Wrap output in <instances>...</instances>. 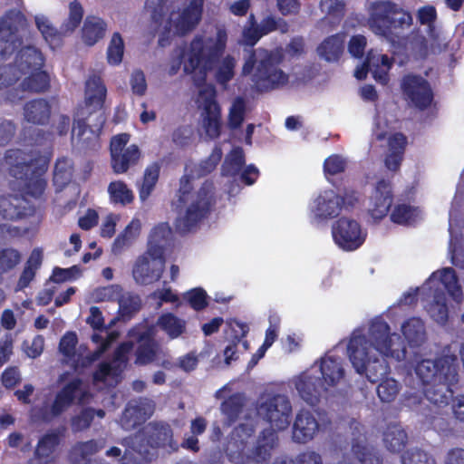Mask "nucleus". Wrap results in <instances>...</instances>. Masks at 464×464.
<instances>
[{"label": "nucleus", "mask_w": 464, "mask_h": 464, "mask_svg": "<svg viewBox=\"0 0 464 464\" xmlns=\"http://www.w3.org/2000/svg\"><path fill=\"white\" fill-rule=\"evenodd\" d=\"M227 34L223 27H217L213 35H197L190 44L188 53L178 52V56H184V71L193 74L195 84L200 91L211 85H205L207 71L211 70L223 53ZM200 98L198 102H202Z\"/></svg>", "instance_id": "f257e3e1"}, {"label": "nucleus", "mask_w": 464, "mask_h": 464, "mask_svg": "<svg viewBox=\"0 0 464 464\" xmlns=\"http://www.w3.org/2000/svg\"><path fill=\"white\" fill-rule=\"evenodd\" d=\"M368 25L377 35L389 41L399 37L412 24L411 14L391 0H377L368 6Z\"/></svg>", "instance_id": "f03ea898"}, {"label": "nucleus", "mask_w": 464, "mask_h": 464, "mask_svg": "<svg viewBox=\"0 0 464 464\" xmlns=\"http://www.w3.org/2000/svg\"><path fill=\"white\" fill-rule=\"evenodd\" d=\"M190 179L184 176L180 179L179 189V200L184 203L186 208L179 212L176 219V228L180 233L191 231L207 216L213 196V184L205 181L201 188L191 193Z\"/></svg>", "instance_id": "7ed1b4c3"}, {"label": "nucleus", "mask_w": 464, "mask_h": 464, "mask_svg": "<svg viewBox=\"0 0 464 464\" xmlns=\"http://www.w3.org/2000/svg\"><path fill=\"white\" fill-rule=\"evenodd\" d=\"M248 58L243 66V73L249 74L256 67L253 81L260 90H269L285 84L288 76L276 65L281 61L279 53H271L258 48L248 50Z\"/></svg>", "instance_id": "20e7f679"}, {"label": "nucleus", "mask_w": 464, "mask_h": 464, "mask_svg": "<svg viewBox=\"0 0 464 464\" xmlns=\"http://www.w3.org/2000/svg\"><path fill=\"white\" fill-rule=\"evenodd\" d=\"M368 340L359 330H354L348 343L350 361L356 372L365 373L371 382H376L388 373L389 365L385 356L367 350Z\"/></svg>", "instance_id": "39448f33"}, {"label": "nucleus", "mask_w": 464, "mask_h": 464, "mask_svg": "<svg viewBox=\"0 0 464 464\" xmlns=\"http://www.w3.org/2000/svg\"><path fill=\"white\" fill-rule=\"evenodd\" d=\"M368 340L367 350L372 353H380L386 357H393L401 361L405 358V348L401 347V336L392 333L386 321L376 317L370 321L368 329L364 332L358 329Z\"/></svg>", "instance_id": "423d86ee"}, {"label": "nucleus", "mask_w": 464, "mask_h": 464, "mask_svg": "<svg viewBox=\"0 0 464 464\" xmlns=\"http://www.w3.org/2000/svg\"><path fill=\"white\" fill-rule=\"evenodd\" d=\"M126 442L140 453H149V447L164 448L169 451L178 450V443L173 440V431L165 422L152 421L141 431L127 438Z\"/></svg>", "instance_id": "0eeeda50"}, {"label": "nucleus", "mask_w": 464, "mask_h": 464, "mask_svg": "<svg viewBox=\"0 0 464 464\" xmlns=\"http://www.w3.org/2000/svg\"><path fill=\"white\" fill-rule=\"evenodd\" d=\"M415 372L423 385L435 382L457 383L459 382L457 356L444 353L435 360H421L417 363Z\"/></svg>", "instance_id": "6e6552de"}, {"label": "nucleus", "mask_w": 464, "mask_h": 464, "mask_svg": "<svg viewBox=\"0 0 464 464\" xmlns=\"http://www.w3.org/2000/svg\"><path fill=\"white\" fill-rule=\"evenodd\" d=\"M119 337L117 332L107 333L105 336L94 334L92 335L93 343H97L98 346L92 353H89L85 357L82 358V353L77 354L75 347L77 344V336L73 332H68L65 334L60 341L59 350L60 352L72 360L74 363L86 367L94 361L98 360L100 356L114 343Z\"/></svg>", "instance_id": "1a4fd4ad"}, {"label": "nucleus", "mask_w": 464, "mask_h": 464, "mask_svg": "<svg viewBox=\"0 0 464 464\" xmlns=\"http://www.w3.org/2000/svg\"><path fill=\"white\" fill-rule=\"evenodd\" d=\"M166 258L161 250L156 246L147 247L140 255L132 266V277L136 284L140 285H152L158 282L165 270Z\"/></svg>", "instance_id": "9d476101"}, {"label": "nucleus", "mask_w": 464, "mask_h": 464, "mask_svg": "<svg viewBox=\"0 0 464 464\" xmlns=\"http://www.w3.org/2000/svg\"><path fill=\"white\" fill-rule=\"evenodd\" d=\"M26 18L20 10L11 9L0 17V56L5 58L23 45L21 32Z\"/></svg>", "instance_id": "9b49d317"}, {"label": "nucleus", "mask_w": 464, "mask_h": 464, "mask_svg": "<svg viewBox=\"0 0 464 464\" xmlns=\"http://www.w3.org/2000/svg\"><path fill=\"white\" fill-rule=\"evenodd\" d=\"M291 413L290 400L282 394L267 396L262 399L257 406V414L276 430H285L288 427Z\"/></svg>", "instance_id": "f8f14e48"}, {"label": "nucleus", "mask_w": 464, "mask_h": 464, "mask_svg": "<svg viewBox=\"0 0 464 464\" xmlns=\"http://www.w3.org/2000/svg\"><path fill=\"white\" fill-rule=\"evenodd\" d=\"M130 135L122 133L111 139V167L115 173H125L135 166L140 158V151L136 145H128Z\"/></svg>", "instance_id": "ddd939ff"}, {"label": "nucleus", "mask_w": 464, "mask_h": 464, "mask_svg": "<svg viewBox=\"0 0 464 464\" xmlns=\"http://www.w3.org/2000/svg\"><path fill=\"white\" fill-rule=\"evenodd\" d=\"M129 334L132 341L138 343L135 363L147 365L153 362L160 351V345L154 340L156 327L153 325L135 327L130 331Z\"/></svg>", "instance_id": "4468645a"}, {"label": "nucleus", "mask_w": 464, "mask_h": 464, "mask_svg": "<svg viewBox=\"0 0 464 464\" xmlns=\"http://www.w3.org/2000/svg\"><path fill=\"white\" fill-rule=\"evenodd\" d=\"M133 343H122L115 351L114 357L111 362H102L99 369L93 373L95 383L103 382L112 386L118 382V377L125 369L128 362V353L132 350Z\"/></svg>", "instance_id": "2eb2a0df"}, {"label": "nucleus", "mask_w": 464, "mask_h": 464, "mask_svg": "<svg viewBox=\"0 0 464 464\" xmlns=\"http://www.w3.org/2000/svg\"><path fill=\"white\" fill-rule=\"evenodd\" d=\"M91 396L87 385L80 379H73L57 392L54 398V411L63 413L73 404L89 402Z\"/></svg>", "instance_id": "dca6fc26"}, {"label": "nucleus", "mask_w": 464, "mask_h": 464, "mask_svg": "<svg viewBox=\"0 0 464 464\" xmlns=\"http://www.w3.org/2000/svg\"><path fill=\"white\" fill-rule=\"evenodd\" d=\"M200 107L202 108V126L207 135L215 139L220 134V108L215 100V91L206 87L200 91Z\"/></svg>", "instance_id": "f3484780"}, {"label": "nucleus", "mask_w": 464, "mask_h": 464, "mask_svg": "<svg viewBox=\"0 0 464 464\" xmlns=\"http://www.w3.org/2000/svg\"><path fill=\"white\" fill-rule=\"evenodd\" d=\"M332 232L335 243L344 250H354L364 241L358 222L347 218L334 222Z\"/></svg>", "instance_id": "a211bd4d"}, {"label": "nucleus", "mask_w": 464, "mask_h": 464, "mask_svg": "<svg viewBox=\"0 0 464 464\" xmlns=\"http://www.w3.org/2000/svg\"><path fill=\"white\" fill-rule=\"evenodd\" d=\"M277 437L272 430H265L258 437L256 447L247 454L232 459L233 464H268Z\"/></svg>", "instance_id": "6ab92c4d"}, {"label": "nucleus", "mask_w": 464, "mask_h": 464, "mask_svg": "<svg viewBox=\"0 0 464 464\" xmlns=\"http://www.w3.org/2000/svg\"><path fill=\"white\" fill-rule=\"evenodd\" d=\"M294 382L300 398L311 406L317 405L328 391L321 377L310 372H303Z\"/></svg>", "instance_id": "aec40b11"}, {"label": "nucleus", "mask_w": 464, "mask_h": 464, "mask_svg": "<svg viewBox=\"0 0 464 464\" xmlns=\"http://www.w3.org/2000/svg\"><path fill=\"white\" fill-rule=\"evenodd\" d=\"M154 410V401L148 398L130 401L122 412L120 424L124 430H131L149 419Z\"/></svg>", "instance_id": "412c9836"}, {"label": "nucleus", "mask_w": 464, "mask_h": 464, "mask_svg": "<svg viewBox=\"0 0 464 464\" xmlns=\"http://www.w3.org/2000/svg\"><path fill=\"white\" fill-rule=\"evenodd\" d=\"M392 66V62L385 54H382L376 50H370L367 53L365 62L362 66L357 67L354 76L362 80L366 77L368 72H371L374 79L382 84H386L389 81L388 72Z\"/></svg>", "instance_id": "4be33fe9"}, {"label": "nucleus", "mask_w": 464, "mask_h": 464, "mask_svg": "<svg viewBox=\"0 0 464 464\" xmlns=\"http://www.w3.org/2000/svg\"><path fill=\"white\" fill-rule=\"evenodd\" d=\"M404 95L420 109L427 108L432 101V92L429 82L417 75H406L401 81Z\"/></svg>", "instance_id": "5701e85b"}, {"label": "nucleus", "mask_w": 464, "mask_h": 464, "mask_svg": "<svg viewBox=\"0 0 464 464\" xmlns=\"http://www.w3.org/2000/svg\"><path fill=\"white\" fill-rule=\"evenodd\" d=\"M92 124L86 125L82 120L76 121L72 130V140L83 149H96L101 130L105 123L103 113L95 116Z\"/></svg>", "instance_id": "b1692460"}, {"label": "nucleus", "mask_w": 464, "mask_h": 464, "mask_svg": "<svg viewBox=\"0 0 464 464\" xmlns=\"http://www.w3.org/2000/svg\"><path fill=\"white\" fill-rule=\"evenodd\" d=\"M202 4L200 1L194 0L186 6L181 12H172L169 14V24L170 28H174L179 34H184L198 24L201 19Z\"/></svg>", "instance_id": "393cba45"}, {"label": "nucleus", "mask_w": 464, "mask_h": 464, "mask_svg": "<svg viewBox=\"0 0 464 464\" xmlns=\"http://www.w3.org/2000/svg\"><path fill=\"white\" fill-rule=\"evenodd\" d=\"M341 210V195L334 189L322 191L314 200L311 208L314 218L317 221L331 219Z\"/></svg>", "instance_id": "a878e982"}, {"label": "nucleus", "mask_w": 464, "mask_h": 464, "mask_svg": "<svg viewBox=\"0 0 464 464\" xmlns=\"http://www.w3.org/2000/svg\"><path fill=\"white\" fill-rule=\"evenodd\" d=\"M319 431V423L314 415L308 410L297 412L293 424V440L297 443L312 440Z\"/></svg>", "instance_id": "bb28decb"}, {"label": "nucleus", "mask_w": 464, "mask_h": 464, "mask_svg": "<svg viewBox=\"0 0 464 464\" xmlns=\"http://www.w3.org/2000/svg\"><path fill=\"white\" fill-rule=\"evenodd\" d=\"M353 425L356 431V434H353L354 437L352 440V451L354 456L362 464H382V459L377 450L367 444L362 432L363 427L357 422L353 423Z\"/></svg>", "instance_id": "cd10ccee"}, {"label": "nucleus", "mask_w": 464, "mask_h": 464, "mask_svg": "<svg viewBox=\"0 0 464 464\" xmlns=\"http://www.w3.org/2000/svg\"><path fill=\"white\" fill-rule=\"evenodd\" d=\"M44 64L42 53L33 46L21 48L15 56L14 63L11 64L15 67V72L23 75L40 70Z\"/></svg>", "instance_id": "c85d7f7f"}, {"label": "nucleus", "mask_w": 464, "mask_h": 464, "mask_svg": "<svg viewBox=\"0 0 464 464\" xmlns=\"http://www.w3.org/2000/svg\"><path fill=\"white\" fill-rule=\"evenodd\" d=\"M437 283H440L456 302L461 301L463 295L462 289L452 268L447 267L434 272L427 280L426 285L431 287Z\"/></svg>", "instance_id": "c756f323"}, {"label": "nucleus", "mask_w": 464, "mask_h": 464, "mask_svg": "<svg viewBox=\"0 0 464 464\" xmlns=\"http://www.w3.org/2000/svg\"><path fill=\"white\" fill-rule=\"evenodd\" d=\"M392 196L390 183L385 180L378 182L369 208L371 216L375 219L385 217L392 206Z\"/></svg>", "instance_id": "7c9ffc66"}, {"label": "nucleus", "mask_w": 464, "mask_h": 464, "mask_svg": "<svg viewBox=\"0 0 464 464\" xmlns=\"http://www.w3.org/2000/svg\"><path fill=\"white\" fill-rule=\"evenodd\" d=\"M104 447V443L96 440L78 441L68 453V460L72 464H90L92 457Z\"/></svg>", "instance_id": "2f4dec72"}, {"label": "nucleus", "mask_w": 464, "mask_h": 464, "mask_svg": "<svg viewBox=\"0 0 464 464\" xmlns=\"http://www.w3.org/2000/svg\"><path fill=\"white\" fill-rule=\"evenodd\" d=\"M5 160L11 167V174L17 179L27 178L34 172L33 157L21 150H10L6 152Z\"/></svg>", "instance_id": "473e14b6"}, {"label": "nucleus", "mask_w": 464, "mask_h": 464, "mask_svg": "<svg viewBox=\"0 0 464 464\" xmlns=\"http://www.w3.org/2000/svg\"><path fill=\"white\" fill-rule=\"evenodd\" d=\"M344 50V36L334 34L325 38L316 48L320 59L327 63L337 62Z\"/></svg>", "instance_id": "72a5a7b5"}, {"label": "nucleus", "mask_w": 464, "mask_h": 464, "mask_svg": "<svg viewBox=\"0 0 464 464\" xmlns=\"http://www.w3.org/2000/svg\"><path fill=\"white\" fill-rule=\"evenodd\" d=\"M401 333L411 347L421 346L428 339L424 322L419 317H412L401 324Z\"/></svg>", "instance_id": "f704fd0d"}, {"label": "nucleus", "mask_w": 464, "mask_h": 464, "mask_svg": "<svg viewBox=\"0 0 464 464\" xmlns=\"http://www.w3.org/2000/svg\"><path fill=\"white\" fill-rule=\"evenodd\" d=\"M85 103L93 109H102L105 97L106 88L100 76L92 74L85 82Z\"/></svg>", "instance_id": "c9c22d12"}, {"label": "nucleus", "mask_w": 464, "mask_h": 464, "mask_svg": "<svg viewBox=\"0 0 464 464\" xmlns=\"http://www.w3.org/2000/svg\"><path fill=\"white\" fill-rule=\"evenodd\" d=\"M320 372L324 379L323 382L326 384L327 388L337 385L344 376L342 362L333 356L322 358Z\"/></svg>", "instance_id": "e433bc0d"}, {"label": "nucleus", "mask_w": 464, "mask_h": 464, "mask_svg": "<svg viewBox=\"0 0 464 464\" xmlns=\"http://www.w3.org/2000/svg\"><path fill=\"white\" fill-rule=\"evenodd\" d=\"M455 384L446 382H435L434 383L425 385L424 394L431 403L440 407L446 406L453 396L451 386Z\"/></svg>", "instance_id": "4c0bfd02"}, {"label": "nucleus", "mask_w": 464, "mask_h": 464, "mask_svg": "<svg viewBox=\"0 0 464 464\" xmlns=\"http://www.w3.org/2000/svg\"><path fill=\"white\" fill-rule=\"evenodd\" d=\"M384 447L391 452L401 451L408 441V435L404 429L396 423L389 424L383 432Z\"/></svg>", "instance_id": "58836bf2"}, {"label": "nucleus", "mask_w": 464, "mask_h": 464, "mask_svg": "<svg viewBox=\"0 0 464 464\" xmlns=\"http://www.w3.org/2000/svg\"><path fill=\"white\" fill-rule=\"evenodd\" d=\"M24 118L34 124H44L50 117L49 103L44 99H37L27 102L24 108Z\"/></svg>", "instance_id": "ea45409f"}, {"label": "nucleus", "mask_w": 464, "mask_h": 464, "mask_svg": "<svg viewBox=\"0 0 464 464\" xmlns=\"http://www.w3.org/2000/svg\"><path fill=\"white\" fill-rule=\"evenodd\" d=\"M249 437L250 432L245 425H239L234 429L226 446V452L230 460L243 455L246 445V439Z\"/></svg>", "instance_id": "a19ab883"}, {"label": "nucleus", "mask_w": 464, "mask_h": 464, "mask_svg": "<svg viewBox=\"0 0 464 464\" xmlns=\"http://www.w3.org/2000/svg\"><path fill=\"white\" fill-rule=\"evenodd\" d=\"M140 230V221L132 220L114 240L111 247L112 253L114 255H121L125 249L130 247L138 237Z\"/></svg>", "instance_id": "79ce46f5"}, {"label": "nucleus", "mask_w": 464, "mask_h": 464, "mask_svg": "<svg viewBox=\"0 0 464 464\" xmlns=\"http://www.w3.org/2000/svg\"><path fill=\"white\" fill-rule=\"evenodd\" d=\"M102 419L105 416L103 410H94L92 408H84L79 413L71 418L70 425L74 433L88 430L94 419V416Z\"/></svg>", "instance_id": "37998d69"}, {"label": "nucleus", "mask_w": 464, "mask_h": 464, "mask_svg": "<svg viewBox=\"0 0 464 464\" xmlns=\"http://www.w3.org/2000/svg\"><path fill=\"white\" fill-rule=\"evenodd\" d=\"M105 24L98 17H87L82 28V39L88 45H93L104 35Z\"/></svg>", "instance_id": "c03bdc74"}, {"label": "nucleus", "mask_w": 464, "mask_h": 464, "mask_svg": "<svg viewBox=\"0 0 464 464\" xmlns=\"http://www.w3.org/2000/svg\"><path fill=\"white\" fill-rule=\"evenodd\" d=\"M246 404V397L242 393H235L221 403V411L227 418V424L235 422Z\"/></svg>", "instance_id": "a18cd8bd"}, {"label": "nucleus", "mask_w": 464, "mask_h": 464, "mask_svg": "<svg viewBox=\"0 0 464 464\" xmlns=\"http://www.w3.org/2000/svg\"><path fill=\"white\" fill-rule=\"evenodd\" d=\"M427 311L430 317L440 324H445L449 317L446 297L443 293L436 289L432 301L429 304Z\"/></svg>", "instance_id": "49530a36"}, {"label": "nucleus", "mask_w": 464, "mask_h": 464, "mask_svg": "<svg viewBox=\"0 0 464 464\" xmlns=\"http://www.w3.org/2000/svg\"><path fill=\"white\" fill-rule=\"evenodd\" d=\"M157 325L171 339L179 337L186 330V322L172 314H165L160 316Z\"/></svg>", "instance_id": "de8ad7c7"}, {"label": "nucleus", "mask_w": 464, "mask_h": 464, "mask_svg": "<svg viewBox=\"0 0 464 464\" xmlns=\"http://www.w3.org/2000/svg\"><path fill=\"white\" fill-rule=\"evenodd\" d=\"M60 443L59 434L56 431L48 432L38 441L34 452V458L43 459L48 458Z\"/></svg>", "instance_id": "09e8293b"}, {"label": "nucleus", "mask_w": 464, "mask_h": 464, "mask_svg": "<svg viewBox=\"0 0 464 464\" xmlns=\"http://www.w3.org/2000/svg\"><path fill=\"white\" fill-rule=\"evenodd\" d=\"M172 4L173 0H147L145 11L156 24H160Z\"/></svg>", "instance_id": "8fccbe9b"}, {"label": "nucleus", "mask_w": 464, "mask_h": 464, "mask_svg": "<svg viewBox=\"0 0 464 464\" xmlns=\"http://www.w3.org/2000/svg\"><path fill=\"white\" fill-rule=\"evenodd\" d=\"M244 164V150L242 148L237 147L226 157L222 166V172L226 176H234L239 172Z\"/></svg>", "instance_id": "3c124183"}, {"label": "nucleus", "mask_w": 464, "mask_h": 464, "mask_svg": "<svg viewBox=\"0 0 464 464\" xmlns=\"http://www.w3.org/2000/svg\"><path fill=\"white\" fill-rule=\"evenodd\" d=\"M49 86V77L44 72L35 71L31 72L21 83L24 91L31 92H41L47 90Z\"/></svg>", "instance_id": "603ef678"}, {"label": "nucleus", "mask_w": 464, "mask_h": 464, "mask_svg": "<svg viewBox=\"0 0 464 464\" xmlns=\"http://www.w3.org/2000/svg\"><path fill=\"white\" fill-rule=\"evenodd\" d=\"M401 386L393 378H386L382 380L377 387V394L379 399L385 403L395 401L401 392Z\"/></svg>", "instance_id": "864d4df0"}, {"label": "nucleus", "mask_w": 464, "mask_h": 464, "mask_svg": "<svg viewBox=\"0 0 464 464\" xmlns=\"http://www.w3.org/2000/svg\"><path fill=\"white\" fill-rule=\"evenodd\" d=\"M82 16L83 9L82 5L77 0L71 2L69 5V16L62 24L60 33L63 35L72 33L82 22Z\"/></svg>", "instance_id": "5fc2aeb1"}, {"label": "nucleus", "mask_w": 464, "mask_h": 464, "mask_svg": "<svg viewBox=\"0 0 464 464\" xmlns=\"http://www.w3.org/2000/svg\"><path fill=\"white\" fill-rule=\"evenodd\" d=\"M319 8L325 18L340 21L346 13L344 0H320Z\"/></svg>", "instance_id": "6e6d98bb"}, {"label": "nucleus", "mask_w": 464, "mask_h": 464, "mask_svg": "<svg viewBox=\"0 0 464 464\" xmlns=\"http://www.w3.org/2000/svg\"><path fill=\"white\" fill-rule=\"evenodd\" d=\"M170 236L171 228L169 224L160 223L151 230L147 247L156 246L161 250L162 255H165L164 243L168 241Z\"/></svg>", "instance_id": "4d7b16f0"}, {"label": "nucleus", "mask_w": 464, "mask_h": 464, "mask_svg": "<svg viewBox=\"0 0 464 464\" xmlns=\"http://www.w3.org/2000/svg\"><path fill=\"white\" fill-rule=\"evenodd\" d=\"M72 172L73 168L70 160H59L55 164L53 171L54 183L60 188L64 187L72 180Z\"/></svg>", "instance_id": "13d9d810"}, {"label": "nucleus", "mask_w": 464, "mask_h": 464, "mask_svg": "<svg viewBox=\"0 0 464 464\" xmlns=\"http://www.w3.org/2000/svg\"><path fill=\"white\" fill-rule=\"evenodd\" d=\"M119 313L122 318H130L140 308V298L139 295L126 293L121 295L119 300Z\"/></svg>", "instance_id": "bf43d9fd"}, {"label": "nucleus", "mask_w": 464, "mask_h": 464, "mask_svg": "<svg viewBox=\"0 0 464 464\" xmlns=\"http://www.w3.org/2000/svg\"><path fill=\"white\" fill-rule=\"evenodd\" d=\"M159 173L160 167L158 164H152L146 169L140 191V198L142 201H145L150 195L159 179Z\"/></svg>", "instance_id": "052dcab7"}, {"label": "nucleus", "mask_w": 464, "mask_h": 464, "mask_svg": "<svg viewBox=\"0 0 464 464\" xmlns=\"http://www.w3.org/2000/svg\"><path fill=\"white\" fill-rule=\"evenodd\" d=\"M108 191L115 203L129 204L133 200V195L127 185L122 181H114L109 185Z\"/></svg>", "instance_id": "680f3d73"}, {"label": "nucleus", "mask_w": 464, "mask_h": 464, "mask_svg": "<svg viewBox=\"0 0 464 464\" xmlns=\"http://www.w3.org/2000/svg\"><path fill=\"white\" fill-rule=\"evenodd\" d=\"M419 215L420 211L418 208L402 204L394 208L391 215V218L394 223L405 225L414 222Z\"/></svg>", "instance_id": "e2e57ef3"}, {"label": "nucleus", "mask_w": 464, "mask_h": 464, "mask_svg": "<svg viewBox=\"0 0 464 464\" xmlns=\"http://www.w3.org/2000/svg\"><path fill=\"white\" fill-rule=\"evenodd\" d=\"M401 464H434V459L424 450L411 448L402 453Z\"/></svg>", "instance_id": "0e129e2a"}, {"label": "nucleus", "mask_w": 464, "mask_h": 464, "mask_svg": "<svg viewBox=\"0 0 464 464\" xmlns=\"http://www.w3.org/2000/svg\"><path fill=\"white\" fill-rule=\"evenodd\" d=\"M124 52V43L119 33L113 34L111 40L110 42L108 51H107V59L109 63L111 64H119L123 56Z\"/></svg>", "instance_id": "69168bd1"}, {"label": "nucleus", "mask_w": 464, "mask_h": 464, "mask_svg": "<svg viewBox=\"0 0 464 464\" xmlns=\"http://www.w3.org/2000/svg\"><path fill=\"white\" fill-rule=\"evenodd\" d=\"M246 104L242 98H237L229 110L228 126L231 129L238 128L245 118Z\"/></svg>", "instance_id": "338daca9"}, {"label": "nucleus", "mask_w": 464, "mask_h": 464, "mask_svg": "<svg viewBox=\"0 0 464 464\" xmlns=\"http://www.w3.org/2000/svg\"><path fill=\"white\" fill-rule=\"evenodd\" d=\"M126 440L127 438L121 440V444L125 446L126 449L121 464H150V460L147 458L148 453H140L137 450L132 449Z\"/></svg>", "instance_id": "774afa93"}]
</instances>
